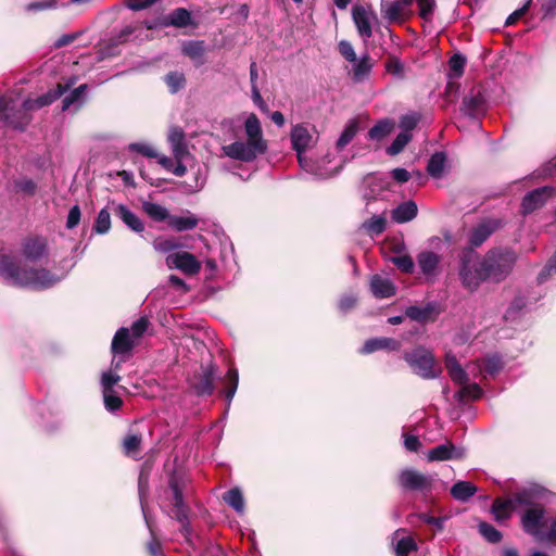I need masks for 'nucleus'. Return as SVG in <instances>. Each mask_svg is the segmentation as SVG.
I'll return each instance as SVG.
<instances>
[{
    "mask_svg": "<svg viewBox=\"0 0 556 556\" xmlns=\"http://www.w3.org/2000/svg\"><path fill=\"white\" fill-rule=\"evenodd\" d=\"M404 359L412 370L424 379H434L441 371L432 352L424 346H417L413 351L406 352Z\"/></svg>",
    "mask_w": 556,
    "mask_h": 556,
    "instance_id": "9d476101",
    "label": "nucleus"
},
{
    "mask_svg": "<svg viewBox=\"0 0 556 556\" xmlns=\"http://www.w3.org/2000/svg\"><path fill=\"white\" fill-rule=\"evenodd\" d=\"M0 276L10 286L41 290L53 287L61 280L45 268H34L16 256H0Z\"/></svg>",
    "mask_w": 556,
    "mask_h": 556,
    "instance_id": "f03ea898",
    "label": "nucleus"
},
{
    "mask_svg": "<svg viewBox=\"0 0 556 556\" xmlns=\"http://www.w3.org/2000/svg\"><path fill=\"white\" fill-rule=\"evenodd\" d=\"M462 111L469 117L477 118L485 111V99L480 91H471L463 99Z\"/></svg>",
    "mask_w": 556,
    "mask_h": 556,
    "instance_id": "393cba45",
    "label": "nucleus"
},
{
    "mask_svg": "<svg viewBox=\"0 0 556 556\" xmlns=\"http://www.w3.org/2000/svg\"><path fill=\"white\" fill-rule=\"evenodd\" d=\"M121 380V377L113 372L112 370L103 371L101 375V389L102 391H111L114 390V386H116Z\"/></svg>",
    "mask_w": 556,
    "mask_h": 556,
    "instance_id": "4d7b16f0",
    "label": "nucleus"
},
{
    "mask_svg": "<svg viewBox=\"0 0 556 556\" xmlns=\"http://www.w3.org/2000/svg\"><path fill=\"white\" fill-rule=\"evenodd\" d=\"M129 150L140 153L147 157H157L159 153L149 143L146 142H135L129 144Z\"/></svg>",
    "mask_w": 556,
    "mask_h": 556,
    "instance_id": "13d9d810",
    "label": "nucleus"
},
{
    "mask_svg": "<svg viewBox=\"0 0 556 556\" xmlns=\"http://www.w3.org/2000/svg\"><path fill=\"white\" fill-rule=\"evenodd\" d=\"M445 367L451 379L462 386V388L455 393L454 397L459 403H466L468 401H475L482 396L483 391L481 387L473 382L468 383V376L471 375L468 370H464L459 365L456 356L447 353L445 356Z\"/></svg>",
    "mask_w": 556,
    "mask_h": 556,
    "instance_id": "6e6552de",
    "label": "nucleus"
},
{
    "mask_svg": "<svg viewBox=\"0 0 556 556\" xmlns=\"http://www.w3.org/2000/svg\"><path fill=\"white\" fill-rule=\"evenodd\" d=\"M23 256L30 262H38L48 255V243L42 237L28 238L22 245Z\"/></svg>",
    "mask_w": 556,
    "mask_h": 556,
    "instance_id": "aec40b11",
    "label": "nucleus"
},
{
    "mask_svg": "<svg viewBox=\"0 0 556 556\" xmlns=\"http://www.w3.org/2000/svg\"><path fill=\"white\" fill-rule=\"evenodd\" d=\"M416 3L419 9V16L426 21L430 22L432 20L435 2L434 0H416Z\"/></svg>",
    "mask_w": 556,
    "mask_h": 556,
    "instance_id": "864d4df0",
    "label": "nucleus"
},
{
    "mask_svg": "<svg viewBox=\"0 0 556 556\" xmlns=\"http://www.w3.org/2000/svg\"><path fill=\"white\" fill-rule=\"evenodd\" d=\"M520 505H531L530 490L519 491L507 500L496 498L492 504V514L497 521L502 522L507 520Z\"/></svg>",
    "mask_w": 556,
    "mask_h": 556,
    "instance_id": "9b49d317",
    "label": "nucleus"
},
{
    "mask_svg": "<svg viewBox=\"0 0 556 556\" xmlns=\"http://www.w3.org/2000/svg\"><path fill=\"white\" fill-rule=\"evenodd\" d=\"M479 532L490 543H497L502 540V533L488 522L479 525Z\"/></svg>",
    "mask_w": 556,
    "mask_h": 556,
    "instance_id": "8fccbe9b",
    "label": "nucleus"
},
{
    "mask_svg": "<svg viewBox=\"0 0 556 556\" xmlns=\"http://www.w3.org/2000/svg\"><path fill=\"white\" fill-rule=\"evenodd\" d=\"M13 188L16 193L34 195L37 190V184L28 177H22L13 181Z\"/></svg>",
    "mask_w": 556,
    "mask_h": 556,
    "instance_id": "79ce46f5",
    "label": "nucleus"
},
{
    "mask_svg": "<svg viewBox=\"0 0 556 556\" xmlns=\"http://www.w3.org/2000/svg\"><path fill=\"white\" fill-rule=\"evenodd\" d=\"M440 261V255L431 251H422L417 255V264L421 273L428 277H433L437 274Z\"/></svg>",
    "mask_w": 556,
    "mask_h": 556,
    "instance_id": "c756f323",
    "label": "nucleus"
},
{
    "mask_svg": "<svg viewBox=\"0 0 556 556\" xmlns=\"http://www.w3.org/2000/svg\"><path fill=\"white\" fill-rule=\"evenodd\" d=\"M148 326L149 320L146 317H140L132 323L130 328L123 327L117 330L112 340V352L114 354L112 366L115 369H118L121 364L126 361L125 355L131 352L138 340L148 329Z\"/></svg>",
    "mask_w": 556,
    "mask_h": 556,
    "instance_id": "423d86ee",
    "label": "nucleus"
},
{
    "mask_svg": "<svg viewBox=\"0 0 556 556\" xmlns=\"http://www.w3.org/2000/svg\"><path fill=\"white\" fill-rule=\"evenodd\" d=\"M501 225L498 219H485L473 227L469 235V243L480 247Z\"/></svg>",
    "mask_w": 556,
    "mask_h": 556,
    "instance_id": "5701e85b",
    "label": "nucleus"
},
{
    "mask_svg": "<svg viewBox=\"0 0 556 556\" xmlns=\"http://www.w3.org/2000/svg\"><path fill=\"white\" fill-rule=\"evenodd\" d=\"M466 59L460 54H455L450 59L448 62V77L451 79L453 78H459L465 68Z\"/></svg>",
    "mask_w": 556,
    "mask_h": 556,
    "instance_id": "a18cd8bd",
    "label": "nucleus"
},
{
    "mask_svg": "<svg viewBox=\"0 0 556 556\" xmlns=\"http://www.w3.org/2000/svg\"><path fill=\"white\" fill-rule=\"evenodd\" d=\"M168 268H177L187 275H195L201 270V263L189 252H177L166 256Z\"/></svg>",
    "mask_w": 556,
    "mask_h": 556,
    "instance_id": "f3484780",
    "label": "nucleus"
},
{
    "mask_svg": "<svg viewBox=\"0 0 556 556\" xmlns=\"http://www.w3.org/2000/svg\"><path fill=\"white\" fill-rule=\"evenodd\" d=\"M170 501L174 507L175 518L181 523V532L188 538L190 527L188 523V507L185 504V497L190 493L189 480L181 473L175 472L168 481Z\"/></svg>",
    "mask_w": 556,
    "mask_h": 556,
    "instance_id": "1a4fd4ad",
    "label": "nucleus"
},
{
    "mask_svg": "<svg viewBox=\"0 0 556 556\" xmlns=\"http://www.w3.org/2000/svg\"><path fill=\"white\" fill-rule=\"evenodd\" d=\"M392 546L396 556H409L417 551V543L404 529L396 530L392 535Z\"/></svg>",
    "mask_w": 556,
    "mask_h": 556,
    "instance_id": "b1692460",
    "label": "nucleus"
},
{
    "mask_svg": "<svg viewBox=\"0 0 556 556\" xmlns=\"http://www.w3.org/2000/svg\"><path fill=\"white\" fill-rule=\"evenodd\" d=\"M554 188L542 187L525 195L521 203L522 214H530L541 207L545 201L554 194Z\"/></svg>",
    "mask_w": 556,
    "mask_h": 556,
    "instance_id": "6ab92c4d",
    "label": "nucleus"
},
{
    "mask_svg": "<svg viewBox=\"0 0 556 556\" xmlns=\"http://www.w3.org/2000/svg\"><path fill=\"white\" fill-rule=\"evenodd\" d=\"M392 263L403 273L409 274L414 269V262L409 255H399L391 258Z\"/></svg>",
    "mask_w": 556,
    "mask_h": 556,
    "instance_id": "052dcab7",
    "label": "nucleus"
},
{
    "mask_svg": "<svg viewBox=\"0 0 556 556\" xmlns=\"http://www.w3.org/2000/svg\"><path fill=\"white\" fill-rule=\"evenodd\" d=\"M64 5V3L59 0H39L28 4L27 9L29 11H39L47 9H54Z\"/></svg>",
    "mask_w": 556,
    "mask_h": 556,
    "instance_id": "e2e57ef3",
    "label": "nucleus"
},
{
    "mask_svg": "<svg viewBox=\"0 0 556 556\" xmlns=\"http://www.w3.org/2000/svg\"><path fill=\"white\" fill-rule=\"evenodd\" d=\"M223 498L237 513L242 514L244 511L243 495L238 488H233V489L227 491L224 494Z\"/></svg>",
    "mask_w": 556,
    "mask_h": 556,
    "instance_id": "58836bf2",
    "label": "nucleus"
},
{
    "mask_svg": "<svg viewBox=\"0 0 556 556\" xmlns=\"http://www.w3.org/2000/svg\"><path fill=\"white\" fill-rule=\"evenodd\" d=\"M226 381H227L226 399L230 403L236 394V391L238 388V382H239V375H238V370L236 368H230L227 371Z\"/></svg>",
    "mask_w": 556,
    "mask_h": 556,
    "instance_id": "de8ad7c7",
    "label": "nucleus"
},
{
    "mask_svg": "<svg viewBox=\"0 0 556 556\" xmlns=\"http://www.w3.org/2000/svg\"><path fill=\"white\" fill-rule=\"evenodd\" d=\"M353 67L351 70V77L355 83H362L368 78L371 68L374 66L372 61L368 54L357 59L356 62H352Z\"/></svg>",
    "mask_w": 556,
    "mask_h": 556,
    "instance_id": "473e14b6",
    "label": "nucleus"
},
{
    "mask_svg": "<svg viewBox=\"0 0 556 556\" xmlns=\"http://www.w3.org/2000/svg\"><path fill=\"white\" fill-rule=\"evenodd\" d=\"M214 377L213 366L203 367L202 371L190 380V387L198 395H211L214 391Z\"/></svg>",
    "mask_w": 556,
    "mask_h": 556,
    "instance_id": "412c9836",
    "label": "nucleus"
},
{
    "mask_svg": "<svg viewBox=\"0 0 556 556\" xmlns=\"http://www.w3.org/2000/svg\"><path fill=\"white\" fill-rule=\"evenodd\" d=\"M141 508H142V513H143L147 526H148V528H149V530H150V532L152 534V539L148 543V549H149V552H150V554L152 556H162L161 545H160L159 541L154 538V534H153V531H152V528H151V525H150V521L148 519V516H147V513H146V508H144V505H143L142 502H141Z\"/></svg>",
    "mask_w": 556,
    "mask_h": 556,
    "instance_id": "bf43d9fd",
    "label": "nucleus"
},
{
    "mask_svg": "<svg viewBox=\"0 0 556 556\" xmlns=\"http://www.w3.org/2000/svg\"><path fill=\"white\" fill-rule=\"evenodd\" d=\"M290 140L292 149L296 152L299 164L305 172L320 179L328 178L332 175V172L321 169L312 160L305 156V153L317 143L318 134L315 127L306 124L294 125L290 131Z\"/></svg>",
    "mask_w": 556,
    "mask_h": 556,
    "instance_id": "20e7f679",
    "label": "nucleus"
},
{
    "mask_svg": "<svg viewBox=\"0 0 556 556\" xmlns=\"http://www.w3.org/2000/svg\"><path fill=\"white\" fill-rule=\"evenodd\" d=\"M446 166V155L444 152H435L430 157L427 172L428 174L435 179L442 178Z\"/></svg>",
    "mask_w": 556,
    "mask_h": 556,
    "instance_id": "f704fd0d",
    "label": "nucleus"
},
{
    "mask_svg": "<svg viewBox=\"0 0 556 556\" xmlns=\"http://www.w3.org/2000/svg\"><path fill=\"white\" fill-rule=\"evenodd\" d=\"M76 84V78L58 84L55 89L37 97L25 99L20 92L11 91L0 97V118L16 130H24L31 121L30 112L51 104Z\"/></svg>",
    "mask_w": 556,
    "mask_h": 556,
    "instance_id": "f257e3e1",
    "label": "nucleus"
},
{
    "mask_svg": "<svg viewBox=\"0 0 556 556\" xmlns=\"http://www.w3.org/2000/svg\"><path fill=\"white\" fill-rule=\"evenodd\" d=\"M358 130V124L355 119L349 121V123L345 125L342 134L340 135L338 141H337V148L343 149L346 144H349L352 139L355 137L356 132Z\"/></svg>",
    "mask_w": 556,
    "mask_h": 556,
    "instance_id": "a19ab883",
    "label": "nucleus"
},
{
    "mask_svg": "<svg viewBox=\"0 0 556 556\" xmlns=\"http://www.w3.org/2000/svg\"><path fill=\"white\" fill-rule=\"evenodd\" d=\"M182 52L192 60H200L204 54L202 41H188L182 46Z\"/></svg>",
    "mask_w": 556,
    "mask_h": 556,
    "instance_id": "09e8293b",
    "label": "nucleus"
},
{
    "mask_svg": "<svg viewBox=\"0 0 556 556\" xmlns=\"http://www.w3.org/2000/svg\"><path fill=\"white\" fill-rule=\"evenodd\" d=\"M503 368V362L497 355H490L483 359L477 361L467 366V370L475 378L482 376L483 378L493 377Z\"/></svg>",
    "mask_w": 556,
    "mask_h": 556,
    "instance_id": "a211bd4d",
    "label": "nucleus"
},
{
    "mask_svg": "<svg viewBox=\"0 0 556 556\" xmlns=\"http://www.w3.org/2000/svg\"><path fill=\"white\" fill-rule=\"evenodd\" d=\"M115 214L132 231L142 232L144 230V225L141 222V219L135 213H132L126 205H116Z\"/></svg>",
    "mask_w": 556,
    "mask_h": 556,
    "instance_id": "7c9ffc66",
    "label": "nucleus"
},
{
    "mask_svg": "<svg viewBox=\"0 0 556 556\" xmlns=\"http://www.w3.org/2000/svg\"><path fill=\"white\" fill-rule=\"evenodd\" d=\"M458 277L463 288L469 292L477 291L489 281L482 256L472 249H465L459 255Z\"/></svg>",
    "mask_w": 556,
    "mask_h": 556,
    "instance_id": "39448f33",
    "label": "nucleus"
},
{
    "mask_svg": "<svg viewBox=\"0 0 556 556\" xmlns=\"http://www.w3.org/2000/svg\"><path fill=\"white\" fill-rule=\"evenodd\" d=\"M143 212L154 222L169 220V213L166 207L161 204L144 201L142 203Z\"/></svg>",
    "mask_w": 556,
    "mask_h": 556,
    "instance_id": "e433bc0d",
    "label": "nucleus"
},
{
    "mask_svg": "<svg viewBox=\"0 0 556 556\" xmlns=\"http://www.w3.org/2000/svg\"><path fill=\"white\" fill-rule=\"evenodd\" d=\"M465 455V451L450 442L440 444L428 452L429 462H441L448 459H460Z\"/></svg>",
    "mask_w": 556,
    "mask_h": 556,
    "instance_id": "4be33fe9",
    "label": "nucleus"
},
{
    "mask_svg": "<svg viewBox=\"0 0 556 556\" xmlns=\"http://www.w3.org/2000/svg\"><path fill=\"white\" fill-rule=\"evenodd\" d=\"M111 228V215L106 208H102L94 222L93 231L100 235L106 233Z\"/></svg>",
    "mask_w": 556,
    "mask_h": 556,
    "instance_id": "49530a36",
    "label": "nucleus"
},
{
    "mask_svg": "<svg viewBox=\"0 0 556 556\" xmlns=\"http://www.w3.org/2000/svg\"><path fill=\"white\" fill-rule=\"evenodd\" d=\"M517 255L509 249H492L488 251L482 261L489 281L498 283L507 278L516 263Z\"/></svg>",
    "mask_w": 556,
    "mask_h": 556,
    "instance_id": "0eeeda50",
    "label": "nucleus"
},
{
    "mask_svg": "<svg viewBox=\"0 0 556 556\" xmlns=\"http://www.w3.org/2000/svg\"><path fill=\"white\" fill-rule=\"evenodd\" d=\"M141 438L137 434H130L124 440L125 453L129 456H135L139 450Z\"/></svg>",
    "mask_w": 556,
    "mask_h": 556,
    "instance_id": "680f3d73",
    "label": "nucleus"
},
{
    "mask_svg": "<svg viewBox=\"0 0 556 556\" xmlns=\"http://www.w3.org/2000/svg\"><path fill=\"white\" fill-rule=\"evenodd\" d=\"M191 24V14L184 8H178L167 15L160 14L153 20H146L143 25L148 29H155L157 27H186Z\"/></svg>",
    "mask_w": 556,
    "mask_h": 556,
    "instance_id": "4468645a",
    "label": "nucleus"
},
{
    "mask_svg": "<svg viewBox=\"0 0 556 556\" xmlns=\"http://www.w3.org/2000/svg\"><path fill=\"white\" fill-rule=\"evenodd\" d=\"M412 134L407 131H401L393 142L387 148V153L389 155H396L401 153L406 144L410 141Z\"/></svg>",
    "mask_w": 556,
    "mask_h": 556,
    "instance_id": "37998d69",
    "label": "nucleus"
},
{
    "mask_svg": "<svg viewBox=\"0 0 556 556\" xmlns=\"http://www.w3.org/2000/svg\"><path fill=\"white\" fill-rule=\"evenodd\" d=\"M400 348V341L392 338L380 337L367 340L361 349V353L370 354L379 350L397 351Z\"/></svg>",
    "mask_w": 556,
    "mask_h": 556,
    "instance_id": "c85d7f7f",
    "label": "nucleus"
},
{
    "mask_svg": "<svg viewBox=\"0 0 556 556\" xmlns=\"http://www.w3.org/2000/svg\"><path fill=\"white\" fill-rule=\"evenodd\" d=\"M186 141L185 131L182 128L174 126L170 127L168 132V142L170 148H174L177 144H180Z\"/></svg>",
    "mask_w": 556,
    "mask_h": 556,
    "instance_id": "338daca9",
    "label": "nucleus"
},
{
    "mask_svg": "<svg viewBox=\"0 0 556 556\" xmlns=\"http://www.w3.org/2000/svg\"><path fill=\"white\" fill-rule=\"evenodd\" d=\"M393 126L394 124L390 119H382L369 129L368 138L379 141L392 131Z\"/></svg>",
    "mask_w": 556,
    "mask_h": 556,
    "instance_id": "4c0bfd02",
    "label": "nucleus"
},
{
    "mask_svg": "<svg viewBox=\"0 0 556 556\" xmlns=\"http://www.w3.org/2000/svg\"><path fill=\"white\" fill-rule=\"evenodd\" d=\"M417 212L416 203L414 201H406L392 210L391 217L395 223L403 224L414 219Z\"/></svg>",
    "mask_w": 556,
    "mask_h": 556,
    "instance_id": "2f4dec72",
    "label": "nucleus"
},
{
    "mask_svg": "<svg viewBox=\"0 0 556 556\" xmlns=\"http://www.w3.org/2000/svg\"><path fill=\"white\" fill-rule=\"evenodd\" d=\"M339 52L349 62H356V53L348 40H341L338 45Z\"/></svg>",
    "mask_w": 556,
    "mask_h": 556,
    "instance_id": "69168bd1",
    "label": "nucleus"
},
{
    "mask_svg": "<svg viewBox=\"0 0 556 556\" xmlns=\"http://www.w3.org/2000/svg\"><path fill=\"white\" fill-rule=\"evenodd\" d=\"M419 122V115L416 113H410L403 115L400 119V127L402 128V131H407L410 134V131L416 127V125Z\"/></svg>",
    "mask_w": 556,
    "mask_h": 556,
    "instance_id": "0e129e2a",
    "label": "nucleus"
},
{
    "mask_svg": "<svg viewBox=\"0 0 556 556\" xmlns=\"http://www.w3.org/2000/svg\"><path fill=\"white\" fill-rule=\"evenodd\" d=\"M165 81L170 92L175 93L185 86V76L181 73L173 72L166 75Z\"/></svg>",
    "mask_w": 556,
    "mask_h": 556,
    "instance_id": "5fc2aeb1",
    "label": "nucleus"
},
{
    "mask_svg": "<svg viewBox=\"0 0 556 556\" xmlns=\"http://www.w3.org/2000/svg\"><path fill=\"white\" fill-rule=\"evenodd\" d=\"M87 85L83 84L79 87L68 92L62 100V111L76 113L86 102Z\"/></svg>",
    "mask_w": 556,
    "mask_h": 556,
    "instance_id": "bb28decb",
    "label": "nucleus"
},
{
    "mask_svg": "<svg viewBox=\"0 0 556 556\" xmlns=\"http://www.w3.org/2000/svg\"><path fill=\"white\" fill-rule=\"evenodd\" d=\"M414 0H381L380 11L390 23H403L410 15Z\"/></svg>",
    "mask_w": 556,
    "mask_h": 556,
    "instance_id": "2eb2a0df",
    "label": "nucleus"
},
{
    "mask_svg": "<svg viewBox=\"0 0 556 556\" xmlns=\"http://www.w3.org/2000/svg\"><path fill=\"white\" fill-rule=\"evenodd\" d=\"M102 394L104 406L109 412H115L122 406L123 401L115 390L102 391Z\"/></svg>",
    "mask_w": 556,
    "mask_h": 556,
    "instance_id": "3c124183",
    "label": "nucleus"
},
{
    "mask_svg": "<svg viewBox=\"0 0 556 556\" xmlns=\"http://www.w3.org/2000/svg\"><path fill=\"white\" fill-rule=\"evenodd\" d=\"M477 492V488L468 481H458L451 488L452 496L460 502H466Z\"/></svg>",
    "mask_w": 556,
    "mask_h": 556,
    "instance_id": "c9c22d12",
    "label": "nucleus"
},
{
    "mask_svg": "<svg viewBox=\"0 0 556 556\" xmlns=\"http://www.w3.org/2000/svg\"><path fill=\"white\" fill-rule=\"evenodd\" d=\"M439 314L438 305L433 302L424 306L412 305L405 309V315L415 321L427 323L434 320Z\"/></svg>",
    "mask_w": 556,
    "mask_h": 556,
    "instance_id": "a878e982",
    "label": "nucleus"
},
{
    "mask_svg": "<svg viewBox=\"0 0 556 556\" xmlns=\"http://www.w3.org/2000/svg\"><path fill=\"white\" fill-rule=\"evenodd\" d=\"M243 136L233 142L222 147L223 154L229 159L241 162H253L257 156L266 153L267 140L264 138L261 122L256 114H243Z\"/></svg>",
    "mask_w": 556,
    "mask_h": 556,
    "instance_id": "7ed1b4c3",
    "label": "nucleus"
},
{
    "mask_svg": "<svg viewBox=\"0 0 556 556\" xmlns=\"http://www.w3.org/2000/svg\"><path fill=\"white\" fill-rule=\"evenodd\" d=\"M364 228L374 235H380L386 229V218L382 216L375 215L370 219L364 223Z\"/></svg>",
    "mask_w": 556,
    "mask_h": 556,
    "instance_id": "603ef678",
    "label": "nucleus"
},
{
    "mask_svg": "<svg viewBox=\"0 0 556 556\" xmlns=\"http://www.w3.org/2000/svg\"><path fill=\"white\" fill-rule=\"evenodd\" d=\"M352 18L358 36L364 42L372 36L374 27L378 24L377 13L370 5L357 4L352 9Z\"/></svg>",
    "mask_w": 556,
    "mask_h": 556,
    "instance_id": "f8f14e48",
    "label": "nucleus"
},
{
    "mask_svg": "<svg viewBox=\"0 0 556 556\" xmlns=\"http://www.w3.org/2000/svg\"><path fill=\"white\" fill-rule=\"evenodd\" d=\"M364 181L370 188L371 197L388 189L390 184L388 177L383 175H368Z\"/></svg>",
    "mask_w": 556,
    "mask_h": 556,
    "instance_id": "ea45409f",
    "label": "nucleus"
},
{
    "mask_svg": "<svg viewBox=\"0 0 556 556\" xmlns=\"http://www.w3.org/2000/svg\"><path fill=\"white\" fill-rule=\"evenodd\" d=\"M182 245L174 238L157 237L153 241V248L161 253H168L177 250Z\"/></svg>",
    "mask_w": 556,
    "mask_h": 556,
    "instance_id": "c03bdc74",
    "label": "nucleus"
},
{
    "mask_svg": "<svg viewBox=\"0 0 556 556\" xmlns=\"http://www.w3.org/2000/svg\"><path fill=\"white\" fill-rule=\"evenodd\" d=\"M556 274V252L538 276L539 282H544L549 276Z\"/></svg>",
    "mask_w": 556,
    "mask_h": 556,
    "instance_id": "774afa93",
    "label": "nucleus"
},
{
    "mask_svg": "<svg viewBox=\"0 0 556 556\" xmlns=\"http://www.w3.org/2000/svg\"><path fill=\"white\" fill-rule=\"evenodd\" d=\"M370 291L375 298L387 299L395 294L396 287L388 278L381 275H374L370 278Z\"/></svg>",
    "mask_w": 556,
    "mask_h": 556,
    "instance_id": "cd10ccee",
    "label": "nucleus"
},
{
    "mask_svg": "<svg viewBox=\"0 0 556 556\" xmlns=\"http://www.w3.org/2000/svg\"><path fill=\"white\" fill-rule=\"evenodd\" d=\"M434 476L425 475L413 468H405L399 475L401 488L409 491H418L427 495L432 491Z\"/></svg>",
    "mask_w": 556,
    "mask_h": 556,
    "instance_id": "ddd939ff",
    "label": "nucleus"
},
{
    "mask_svg": "<svg viewBox=\"0 0 556 556\" xmlns=\"http://www.w3.org/2000/svg\"><path fill=\"white\" fill-rule=\"evenodd\" d=\"M520 507H527L526 511L521 516V523L523 530L533 536H539L542 529V521L544 518V508L533 503V493L531 492V505H520Z\"/></svg>",
    "mask_w": 556,
    "mask_h": 556,
    "instance_id": "dca6fc26",
    "label": "nucleus"
},
{
    "mask_svg": "<svg viewBox=\"0 0 556 556\" xmlns=\"http://www.w3.org/2000/svg\"><path fill=\"white\" fill-rule=\"evenodd\" d=\"M386 70L389 74L402 78L404 76V64L395 56H390L386 62Z\"/></svg>",
    "mask_w": 556,
    "mask_h": 556,
    "instance_id": "6e6d98bb",
    "label": "nucleus"
},
{
    "mask_svg": "<svg viewBox=\"0 0 556 556\" xmlns=\"http://www.w3.org/2000/svg\"><path fill=\"white\" fill-rule=\"evenodd\" d=\"M199 224V219L190 212L185 216L170 215L168 225L176 231H186L194 229Z\"/></svg>",
    "mask_w": 556,
    "mask_h": 556,
    "instance_id": "72a5a7b5",
    "label": "nucleus"
}]
</instances>
